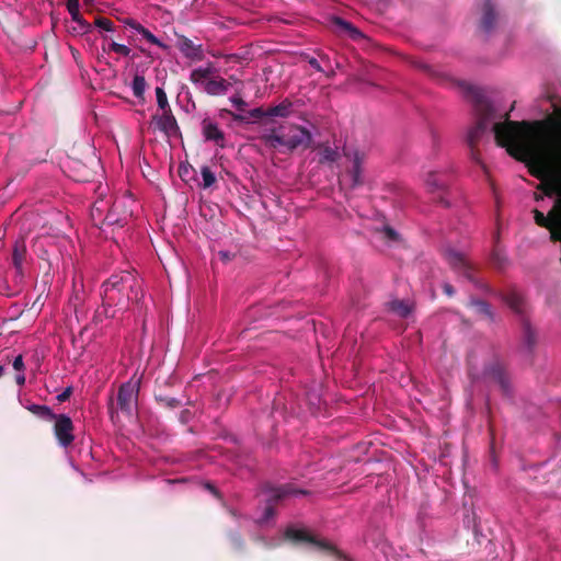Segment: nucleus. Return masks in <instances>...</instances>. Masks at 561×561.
I'll return each instance as SVG.
<instances>
[{"instance_id": "1", "label": "nucleus", "mask_w": 561, "mask_h": 561, "mask_svg": "<svg viewBox=\"0 0 561 561\" xmlns=\"http://www.w3.org/2000/svg\"><path fill=\"white\" fill-rule=\"evenodd\" d=\"M493 133L497 146L525 162L536 179L546 171L561 169V116L543 121H510L505 114L503 123H495Z\"/></svg>"}, {"instance_id": "2", "label": "nucleus", "mask_w": 561, "mask_h": 561, "mask_svg": "<svg viewBox=\"0 0 561 561\" xmlns=\"http://www.w3.org/2000/svg\"><path fill=\"white\" fill-rule=\"evenodd\" d=\"M144 297L141 282L131 272L124 271L111 275L102 284V307L95 312V319L115 318L117 312L126 310L129 302L138 304Z\"/></svg>"}, {"instance_id": "3", "label": "nucleus", "mask_w": 561, "mask_h": 561, "mask_svg": "<svg viewBox=\"0 0 561 561\" xmlns=\"http://www.w3.org/2000/svg\"><path fill=\"white\" fill-rule=\"evenodd\" d=\"M465 92L468 100L472 103L477 116L476 124L468 130L466 142L470 148L471 159L484 168L477 146L488 131L489 123L494 115V110L480 89L467 84L465 85Z\"/></svg>"}, {"instance_id": "4", "label": "nucleus", "mask_w": 561, "mask_h": 561, "mask_svg": "<svg viewBox=\"0 0 561 561\" xmlns=\"http://www.w3.org/2000/svg\"><path fill=\"white\" fill-rule=\"evenodd\" d=\"M260 140L270 149L279 150L285 148L287 151L293 152L298 149L306 150L310 148L312 135L302 126L287 124L263 133L260 136Z\"/></svg>"}, {"instance_id": "5", "label": "nucleus", "mask_w": 561, "mask_h": 561, "mask_svg": "<svg viewBox=\"0 0 561 561\" xmlns=\"http://www.w3.org/2000/svg\"><path fill=\"white\" fill-rule=\"evenodd\" d=\"M125 202L124 198L112 202L111 198L99 197L91 208L93 224L100 227L107 225L123 228L127 225L133 214L131 210L126 208Z\"/></svg>"}, {"instance_id": "6", "label": "nucleus", "mask_w": 561, "mask_h": 561, "mask_svg": "<svg viewBox=\"0 0 561 561\" xmlns=\"http://www.w3.org/2000/svg\"><path fill=\"white\" fill-rule=\"evenodd\" d=\"M139 390L140 378H135V376L121 385L116 396V403L113 398L108 401V413L112 420L118 415L119 411L127 416H133L137 408Z\"/></svg>"}, {"instance_id": "7", "label": "nucleus", "mask_w": 561, "mask_h": 561, "mask_svg": "<svg viewBox=\"0 0 561 561\" xmlns=\"http://www.w3.org/2000/svg\"><path fill=\"white\" fill-rule=\"evenodd\" d=\"M267 499H266V506L264 508L263 516L261 518V522L266 523L272 517H274L276 511L275 505L290 496L296 495H306L308 492L302 489H297L293 483H286L279 486H268L266 488Z\"/></svg>"}, {"instance_id": "8", "label": "nucleus", "mask_w": 561, "mask_h": 561, "mask_svg": "<svg viewBox=\"0 0 561 561\" xmlns=\"http://www.w3.org/2000/svg\"><path fill=\"white\" fill-rule=\"evenodd\" d=\"M443 255L454 272L476 284L478 287L484 288V285L480 284L476 278V268L466 254L453 248H447L444 250Z\"/></svg>"}, {"instance_id": "9", "label": "nucleus", "mask_w": 561, "mask_h": 561, "mask_svg": "<svg viewBox=\"0 0 561 561\" xmlns=\"http://www.w3.org/2000/svg\"><path fill=\"white\" fill-rule=\"evenodd\" d=\"M285 537L296 543L306 542L312 545L316 549L328 552V553H339L333 545L330 542L318 539L306 529H297L294 527H288L285 531Z\"/></svg>"}, {"instance_id": "10", "label": "nucleus", "mask_w": 561, "mask_h": 561, "mask_svg": "<svg viewBox=\"0 0 561 561\" xmlns=\"http://www.w3.org/2000/svg\"><path fill=\"white\" fill-rule=\"evenodd\" d=\"M53 421L55 422L54 434L58 444L62 447L70 446L75 440V426L71 419L66 414H56Z\"/></svg>"}, {"instance_id": "11", "label": "nucleus", "mask_w": 561, "mask_h": 561, "mask_svg": "<svg viewBox=\"0 0 561 561\" xmlns=\"http://www.w3.org/2000/svg\"><path fill=\"white\" fill-rule=\"evenodd\" d=\"M156 128L163 133L167 137H176L181 135L180 127L172 110L161 111L151 117Z\"/></svg>"}, {"instance_id": "12", "label": "nucleus", "mask_w": 561, "mask_h": 561, "mask_svg": "<svg viewBox=\"0 0 561 561\" xmlns=\"http://www.w3.org/2000/svg\"><path fill=\"white\" fill-rule=\"evenodd\" d=\"M484 376L496 382L504 396H512L511 379L502 364L494 362L486 366L484 369Z\"/></svg>"}, {"instance_id": "13", "label": "nucleus", "mask_w": 561, "mask_h": 561, "mask_svg": "<svg viewBox=\"0 0 561 561\" xmlns=\"http://www.w3.org/2000/svg\"><path fill=\"white\" fill-rule=\"evenodd\" d=\"M558 172H561V169L556 168L546 171L543 178L539 179L541 182L537 185V190L542 191L545 196L552 197L558 195V198H561V185L556 175Z\"/></svg>"}, {"instance_id": "14", "label": "nucleus", "mask_w": 561, "mask_h": 561, "mask_svg": "<svg viewBox=\"0 0 561 561\" xmlns=\"http://www.w3.org/2000/svg\"><path fill=\"white\" fill-rule=\"evenodd\" d=\"M344 156L353 160V167L350 170V174L352 178V187L354 188L363 185L364 181L362 178V164L365 160V154L358 150H350L347 148H344Z\"/></svg>"}, {"instance_id": "15", "label": "nucleus", "mask_w": 561, "mask_h": 561, "mask_svg": "<svg viewBox=\"0 0 561 561\" xmlns=\"http://www.w3.org/2000/svg\"><path fill=\"white\" fill-rule=\"evenodd\" d=\"M537 345V333L530 323L524 319L522 328V351L524 354L531 356Z\"/></svg>"}, {"instance_id": "16", "label": "nucleus", "mask_w": 561, "mask_h": 561, "mask_svg": "<svg viewBox=\"0 0 561 561\" xmlns=\"http://www.w3.org/2000/svg\"><path fill=\"white\" fill-rule=\"evenodd\" d=\"M202 133L206 140L214 141L217 146L225 147V135L219 129L218 124L204 119L202 122Z\"/></svg>"}, {"instance_id": "17", "label": "nucleus", "mask_w": 561, "mask_h": 561, "mask_svg": "<svg viewBox=\"0 0 561 561\" xmlns=\"http://www.w3.org/2000/svg\"><path fill=\"white\" fill-rule=\"evenodd\" d=\"M229 87H230V83L221 78V77H216V78H210L205 81V88H204V91L209 94V95H213V96H216V95H225L228 90H229Z\"/></svg>"}, {"instance_id": "18", "label": "nucleus", "mask_w": 561, "mask_h": 561, "mask_svg": "<svg viewBox=\"0 0 561 561\" xmlns=\"http://www.w3.org/2000/svg\"><path fill=\"white\" fill-rule=\"evenodd\" d=\"M533 214L536 225L542 228H550V226H553L554 219L559 216V214H561V207L557 206L556 201L552 209L548 213L547 216H545V214L538 209H534Z\"/></svg>"}, {"instance_id": "19", "label": "nucleus", "mask_w": 561, "mask_h": 561, "mask_svg": "<svg viewBox=\"0 0 561 561\" xmlns=\"http://www.w3.org/2000/svg\"><path fill=\"white\" fill-rule=\"evenodd\" d=\"M496 21V15L494 12V5L491 0H484L482 7V19L480 26L484 32H490Z\"/></svg>"}, {"instance_id": "20", "label": "nucleus", "mask_w": 561, "mask_h": 561, "mask_svg": "<svg viewBox=\"0 0 561 561\" xmlns=\"http://www.w3.org/2000/svg\"><path fill=\"white\" fill-rule=\"evenodd\" d=\"M180 49L184 56L192 60H203L204 51L201 45H195L190 38L184 37L181 41Z\"/></svg>"}, {"instance_id": "21", "label": "nucleus", "mask_w": 561, "mask_h": 561, "mask_svg": "<svg viewBox=\"0 0 561 561\" xmlns=\"http://www.w3.org/2000/svg\"><path fill=\"white\" fill-rule=\"evenodd\" d=\"M332 23L343 33H345L350 38L354 41L362 39L364 34L355 27L352 23L345 21L342 18L334 16Z\"/></svg>"}, {"instance_id": "22", "label": "nucleus", "mask_w": 561, "mask_h": 561, "mask_svg": "<svg viewBox=\"0 0 561 561\" xmlns=\"http://www.w3.org/2000/svg\"><path fill=\"white\" fill-rule=\"evenodd\" d=\"M67 9L71 15L72 21L77 22L82 31L89 32L91 30V24L88 23L80 13L79 0H68Z\"/></svg>"}, {"instance_id": "23", "label": "nucleus", "mask_w": 561, "mask_h": 561, "mask_svg": "<svg viewBox=\"0 0 561 561\" xmlns=\"http://www.w3.org/2000/svg\"><path fill=\"white\" fill-rule=\"evenodd\" d=\"M388 309L400 318H407L413 311L409 300L393 299L387 304Z\"/></svg>"}, {"instance_id": "24", "label": "nucleus", "mask_w": 561, "mask_h": 561, "mask_svg": "<svg viewBox=\"0 0 561 561\" xmlns=\"http://www.w3.org/2000/svg\"><path fill=\"white\" fill-rule=\"evenodd\" d=\"M293 103L285 99L279 104L271 106L266 111V116L272 117H288L291 114Z\"/></svg>"}, {"instance_id": "25", "label": "nucleus", "mask_w": 561, "mask_h": 561, "mask_svg": "<svg viewBox=\"0 0 561 561\" xmlns=\"http://www.w3.org/2000/svg\"><path fill=\"white\" fill-rule=\"evenodd\" d=\"M468 306L476 308L477 312L488 320L494 321V313L491 310L490 304L486 301L472 297L470 298Z\"/></svg>"}, {"instance_id": "26", "label": "nucleus", "mask_w": 561, "mask_h": 561, "mask_svg": "<svg viewBox=\"0 0 561 561\" xmlns=\"http://www.w3.org/2000/svg\"><path fill=\"white\" fill-rule=\"evenodd\" d=\"M26 255L24 241H16L13 248L12 262L16 270H21Z\"/></svg>"}, {"instance_id": "27", "label": "nucleus", "mask_w": 561, "mask_h": 561, "mask_svg": "<svg viewBox=\"0 0 561 561\" xmlns=\"http://www.w3.org/2000/svg\"><path fill=\"white\" fill-rule=\"evenodd\" d=\"M211 75H213L211 67L197 68L191 72L190 80L194 84H203V87L205 88V81H207Z\"/></svg>"}, {"instance_id": "28", "label": "nucleus", "mask_w": 561, "mask_h": 561, "mask_svg": "<svg viewBox=\"0 0 561 561\" xmlns=\"http://www.w3.org/2000/svg\"><path fill=\"white\" fill-rule=\"evenodd\" d=\"M147 88V82L144 76L136 75L133 79L131 89L134 95L139 99L141 102H145V91Z\"/></svg>"}, {"instance_id": "29", "label": "nucleus", "mask_w": 561, "mask_h": 561, "mask_svg": "<svg viewBox=\"0 0 561 561\" xmlns=\"http://www.w3.org/2000/svg\"><path fill=\"white\" fill-rule=\"evenodd\" d=\"M27 410L32 412L34 415L46 421H53V419L56 416V414L47 405L31 404L30 407H27Z\"/></svg>"}, {"instance_id": "30", "label": "nucleus", "mask_w": 561, "mask_h": 561, "mask_svg": "<svg viewBox=\"0 0 561 561\" xmlns=\"http://www.w3.org/2000/svg\"><path fill=\"white\" fill-rule=\"evenodd\" d=\"M319 154L321 163L335 162L340 158L339 151L330 146H322Z\"/></svg>"}, {"instance_id": "31", "label": "nucleus", "mask_w": 561, "mask_h": 561, "mask_svg": "<svg viewBox=\"0 0 561 561\" xmlns=\"http://www.w3.org/2000/svg\"><path fill=\"white\" fill-rule=\"evenodd\" d=\"M505 302L508 305L511 309H513L515 312H522L523 311V298L517 293H508L504 297Z\"/></svg>"}, {"instance_id": "32", "label": "nucleus", "mask_w": 561, "mask_h": 561, "mask_svg": "<svg viewBox=\"0 0 561 561\" xmlns=\"http://www.w3.org/2000/svg\"><path fill=\"white\" fill-rule=\"evenodd\" d=\"M201 174L203 178V188H208L216 182V176L209 167L203 165L201 168Z\"/></svg>"}, {"instance_id": "33", "label": "nucleus", "mask_w": 561, "mask_h": 561, "mask_svg": "<svg viewBox=\"0 0 561 561\" xmlns=\"http://www.w3.org/2000/svg\"><path fill=\"white\" fill-rule=\"evenodd\" d=\"M426 185L431 192L442 191L445 188V183L438 179L437 173H430L426 179Z\"/></svg>"}, {"instance_id": "34", "label": "nucleus", "mask_w": 561, "mask_h": 561, "mask_svg": "<svg viewBox=\"0 0 561 561\" xmlns=\"http://www.w3.org/2000/svg\"><path fill=\"white\" fill-rule=\"evenodd\" d=\"M157 104L160 111L171 110L165 91L161 87L156 88Z\"/></svg>"}, {"instance_id": "35", "label": "nucleus", "mask_w": 561, "mask_h": 561, "mask_svg": "<svg viewBox=\"0 0 561 561\" xmlns=\"http://www.w3.org/2000/svg\"><path fill=\"white\" fill-rule=\"evenodd\" d=\"M156 400L168 409H176L182 405L181 401L176 398H171L167 396H156Z\"/></svg>"}, {"instance_id": "36", "label": "nucleus", "mask_w": 561, "mask_h": 561, "mask_svg": "<svg viewBox=\"0 0 561 561\" xmlns=\"http://www.w3.org/2000/svg\"><path fill=\"white\" fill-rule=\"evenodd\" d=\"M139 34H141L144 38H146L149 43L157 45L163 49L168 48V46L164 43H162L158 37H156L148 28L145 27L144 30H141Z\"/></svg>"}, {"instance_id": "37", "label": "nucleus", "mask_w": 561, "mask_h": 561, "mask_svg": "<svg viewBox=\"0 0 561 561\" xmlns=\"http://www.w3.org/2000/svg\"><path fill=\"white\" fill-rule=\"evenodd\" d=\"M94 24L96 27L107 32H112L114 30L113 21L107 18L99 16L95 19Z\"/></svg>"}, {"instance_id": "38", "label": "nucleus", "mask_w": 561, "mask_h": 561, "mask_svg": "<svg viewBox=\"0 0 561 561\" xmlns=\"http://www.w3.org/2000/svg\"><path fill=\"white\" fill-rule=\"evenodd\" d=\"M110 49L122 55V56H129L130 54V48L127 47L126 45L124 44H118L116 42H113L111 45H110Z\"/></svg>"}, {"instance_id": "39", "label": "nucleus", "mask_w": 561, "mask_h": 561, "mask_svg": "<svg viewBox=\"0 0 561 561\" xmlns=\"http://www.w3.org/2000/svg\"><path fill=\"white\" fill-rule=\"evenodd\" d=\"M230 102L237 107L238 111L244 112L248 104L247 102L239 95H233L230 98Z\"/></svg>"}, {"instance_id": "40", "label": "nucleus", "mask_w": 561, "mask_h": 561, "mask_svg": "<svg viewBox=\"0 0 561 561\" xmlns=\"http://www.w3.org/2000/svg\"><path fill=\"white\" fill-rule=\"evenodd\" d=\"M492 259H493V262L494 264L499 267V268H502L505 266L506 264V259L501 255L500 253L497 252H493L492 254Z\"/></svg>"}, {"instance_id": "41", "label": "nucleus", "mask_w": 561, "mask_h": 561, "mask_svg": "<svg viewBox=\"0 0 561 561\" xmlns=\"http://www.w3.org/2000/svg\"><path fill=\"white\" fill-rule=\"evenodd\" d=\"M306 59H307L308 64L313 69H316L318 72H324V69L321 67V65H320V62L318 61L317 58L307 56Z\"/></svg>"}, {"instance_id": "42", "label": "nucleus", "mask_w": 561, "mask_h": 561, "mask_svg": "<svg viewBox=\"0 0 561 561\" xmlns=\"http://www.w3.org/2000/svg\"><path fill=\"white\" fill-rule=\"evenodd\" d=\"M125 24L128 25L130 28L135 30L138 33H140L141 30L145 28L139 22H137V21H135L133 19H127L125 21Z\"/></svg>"}, {"instance_id": "43", "label": "nucleus", "mask_w": 561, "mask_h": 561, "mask_svg": "<svg viewBox=\"0 0 561 561\" xmlns=\"http://www.w3.org/2000/svg\"><path fill=\"white\" fill-rule=\"evenodd\" d=\"M71 393H72V388L68 387L61 393H59L56 399L58 402H65L70 398Z\"/></svg>"}, {"instance_id": "44", "label": "nucleus", "mask_w": 561, "mask_h": 561, "mask_svg": "<svg viewBox=\"0 0 561 561\" xmlns=\"http://www.w3.org/2000/svg\"><path fill=\"white\" fill-rule=\"evenodd\" d=\"M13 368L18 371H22L24 369V362L22 355H19L14 358Z\"/></svg>"}, {"instance_id": "45", "label": "nucleus", "mask_w": 561, "mask_h": 561, "mask_svg": "<svg viewBox=\"0 0 561 561\" xmlns=\"http://www.w3.org/2000/svg\"><path fill=\"white\" fill-rule=\"evenodd\" d=\"M218 256L220 257V260L225 263L231 261L234 256V254L228 252V251H219L218 252Z\"/></svg>"}, {"instance_id": "46", "label": "nucleus", "mask_w": 561, "mask_h": 561, "mask_svg": "<svg viewBox=\"0 0 561 561\" xmlns=\"http://www.w3.org/2000/svg\"><path fill=\"white\" fill-rule=\"evenodd\" d=\"M205 489L208 490L216 497H218V499L220 497V493H219L218 489L210 482L205 483Z\"/></svg>"}, {"instance_id": "47", "label": "nucleus", "mask_w": 561, "mask_h": 561, "mask_svg": "<svg viewBox=\"0 0 561 561\" xmlns=\"http://www.w3.org/2000/svg\"><path fill=\"white\" fill-rule=\"evenodd\" d=\"M443 291L444 294H446L447 296L451 297L454 296L455 294V288L453 287V285H450L449 283H445L443 285Z\"/></svg>"}, {"instance_id": "48", "label": "nucleus", "mask_w": 561, "mask_h": 561, "mask_svg": "<svg viewBox=\"0 0 561 561\" xmlns=\"http://www.w3.org/2000/svg\"><path fill=\"white\" fill-rule=\"evenodd\" d=\"M250 115H251V117H254V118H261L264 115H266V112H264L262 108L257 107V108L252 110L250 112Z\"/></svg>"}, {"instance_id": "49", "label": "nucleus", "mask_w": 561, "mask_h": 561, "mask_svg": "<svg viewBox=\"0 0 561 561\" xmlns=\"http://www.w3.org/2000/svg\"><path fill=\"white\" fill-rule=\"evenodd\" d=\"M191 416H192V413L190 410H183L180 413V420L182 423H187L190 421Z\"/></svg>"}, {"instance_id": "50", "label": "nucleus", "mask_w": 561, "mask_h": 561, "mask_svg": "<svg viewBox=\"0 0 561 561\" xmlns=\"http://www.w3.org/2000/svg\"><path fill=\"white\" fill-rule=\"evenodd\" d=\"M225 112L230 114L232 116L233 121H236V122H243L245 119L244 116L241 115V114H234V113H232L230 111H227V110H225Z\"/></svg>"}, {"instance_id": "51", "label": "nucleus", "mask_w": 561, "mask_h": 561, "mask_svg": "<svg viewBox=\"0 0 561 561\" xmlns=\"http://www.w3.org/2000/svg\"><path fill=\"white\" fill-rule=\"evenodd\" d=\"M385 231H386V234L388 238H390L392 240L397 239L398 234L392 228L387 227Z\"/></svg>"}, {"instance_id": "52", "label": "nucleus", "mask_w": 561, "mask_h": 561, "mask_svg": "<svg viewBox=\"0 0 561 561\" xmlns=\"http://www.w3.org/2000/svg\"><path fill=\"white\" fill-rule=\"evenodd\" d=\"M318 55H319L321 61L325 64V66H330L331 65V60H330L328 55H325L323 53H319Z\"/></svg>"}, {"instance_id": "53", "label": "nucleus", "mask_w": 561, "mask_h": 561, "mask_svg": "<svg viewBox=\"0 0 561 561\" xmlns=\"http://www.w3.org/2000/svg\"><path fill=\"white\" fill-rule=\"evenodd\" d=\"M15 381L19 386H23L25 383V376L24 374H19L15 377Z\"/></svg>"}, {"instance_id": "54", "label": "nucleus", "mask_w": 561, "mask_h": 561, "mask_svg": "<svg viewBox=\"0 0 561 561\" xmlns=\"http://www.w3.org/2000/svg\"><path fill=\"white\" fill-rule=\"evenodd\" d=\"M327 67L329 68V70H328V71H324L325 76H327L328 78H333V77L335 76V71H334V69L332 68V66H331V65H330V66H327Z\"/></svg>"}, {"instance_id": "55", "label": "nucleus", "mask_w": 561, "mask_h": 561, "mask_svg": "<svg viewBox=\"0 0 561 561\" xmlns=\"http://www.w3.org/2000/svg\"><path fill=\"white\" fill-rule=\"evenodd\" d=\"M78 181H87L88 180V174H82L80 176L77 178Z\"/></svg>"}, {"instance_id": "56", "label": "nucleus", "mask_w": 561, "mask_h": 561, "mask_svg": "<svg viewBox=\"0 0 561 561\" xmlns=\"http://www.w3.org/2000/svg\"><path fill=\"white\" fill-rule=\"evenodd\" d=\"M4 371H5L4 367L0 366V378L4 375Z\"/></svg>"}, {"instance_id": "57", "label": "nucleus", "mask_w": 561, "mask_h": 561, "mask_svg": "<svg viewBox=\"0 0 561 561\" xmlns=\"http://www.w3.org/2000/svg\"><path fill=\"white\" fill-rule=\"evenodd\" d=\"M439 202H440L442 204H444L445 206H448V203H447V202H445V199H444L443 197H440Z\"/></svg>"}, {"instance_id": "58", "label": "nucleus", "mask_w": 561, "mask_h": 561, "mask_svg": "<svg viewBox=\"0 0 561 561\" xmlns=\"http://www.w3.org/2000/svg\"><path fill=\"white\" fill-rule=\"evenodd\" d=\"M236 58V55H230L229 56V59H234Z\"/></svg>"}, {"instance_id": "59", "label": "nucleus", "mask_w": 561, "mask_h": 561, "mask_svg": "<svg viewBox=\"0 0 561 561\" xmlns=\"http://www.w3.org/2000/svg\"><path fill=\"white\" fill-rule=\"evenodd\" d=\"M541 198H542V196L536 195V199H537V201H539V199H541Z\"/></svg>"}]
</instances>
